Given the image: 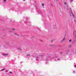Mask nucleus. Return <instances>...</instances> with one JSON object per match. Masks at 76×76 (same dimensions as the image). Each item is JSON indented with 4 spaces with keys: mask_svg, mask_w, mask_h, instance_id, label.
<instances>
[{
    "mask_svg": "<svg viewBox=\"0 0 76 76\" xmlns=\"http://www.w3.org/2000/svg\"><path fill=\"white\" fill-rule=\"evenodd\" d=\"M65 38H64L63 39H62V41H61V42H62L63 41H64V40H65Z\"/></svg>",
    "mask_w": 76,
    "mask_h": 76,
    "instance_id": "f257e3e1",
    "label": "nucleus"
},
{
    "mask_svg": "<svg viewBox=\"0 0 76 76\" xmlns=\"http://www.w3.org/2000/svg\"><path fill=\"white\" fill-rule=\"evenodd\" d=\"M42 6L43 7L44 6V3L42 4Z\"/></svg>",
    "mask_w": 76,
    "mask_h": 76,
    "instance_id": "f03ea898",
    "label": "nucleus"
},
{
    "mask_svg": "<svg viewBox=\"0 0 76 76\" xmlns=\"http://www.w3.org/2000/svg\"><path fill=\"white\" fill-rule=\"evenodd\" d=\"M3 55H4V56H8V54H3Z\"/></svg>",
    "mask_w": 76,
    "mask_h": 76,
    "instance_id": "7ed1b4c3",
    "label": "nucleus"
},
{
    "mask_svg": "<svg viewBox=\"0 0 76 76\" xmlns=\"http://www.w3.org/2000/svg\"><path fill=\"white\" fill-rule=\"evenodd\" d=\"M71 41H72V40L71 39H70L69 40V42H71Z\"/></svg>",
    "mask_w": 76,
    "mask_h": 76,
    "instance_id": "20e7f679",
    "label": "nucleus"
},
{
    "mask_svg": "<svg viewBox=\"0 0 76 76\" xmlns=\"http://www.w3.org/2000/svg\"><path fill=\"white\" fill-rule=\"evenodd\" d=\"M5 69V68H4L2 69V71H3V70H4Z\"/></svg>",
    "mask_w": 76,
    "mask_h": 76,
    "instance_id": "39448f33",
    "label": "nucleus"
},
{
    "mask_svg": "<svg viewBox=\"0 0 76 76\" xmlns=\"http://www.w3.org/2000/svg\"><path fill=\"white\" fill-rule=\"evenodd\" d=\"M14 34L15 35H17L15 33H14Z\"/></svg>",
    "mask_w": 76,
    "mask_h": 76,
    "instance_id": "423d86ee",
    "label": "nucleus"
},
{
    "mask_svg": "<svg viewBox=\"0 0 76 76\" xmlns=\"http://www.w3.org/2000/svg\"><path fill=\"white\" fill-rule=\"evenodd\" d=\"M67 4V3H66V2H65V3H64V4H65H65Z\"/></svg>",
    "mask_w": 76,
    "mask_h": 76,
    "instance_id": "0eeeda50",
    "label": "nucleus"
},
{
    "mask_svg": "<svg viewBox=\"0 0 76 76\" xmlns=\"http://www.w3.org/2000/svg\"><path fill=\"white\" fill-rule=\"evenodd\" d=\"M10 73L12 74V72H10Z\"/></svg>",
    "mask_w": 76,
    "mask_h": 76,
    "instance_id": "6e6552de",
    "label": "nucleus"
},
{
    "mask_svg": "<svg viewBox=\"0 0 76 76\" xmlns=\"http://www.w3.org/2000/svg\"><path fill=\"white\" fill-rule=\"evenodd\" d=\"M4 2H5V1H6V0H4Z\"/></svg>",
    "mask_w": 76,
    "mask_h": 76,
    "instance_id": "1a4fd4ad",
    "label": "nucleus"
},
{
    "mask_svg": "<svg viewBox=\"0 0 76 76\" xmlns=\"http://www.w3.org/2000/svg\"><path fill=\"white\" fill-rule=\"evenodd\" d=\"M12 30H15V29H13Z\"/></svg>",
    "mask_w": 76,
    "mask_h": 76,
    "instance_id": "9d476101",
    "label": "nucleus"
},
{
    "mask_svg": "<svg viewBox=\"0 0 76 76\" xmlns=\"http://www.w3.org/2000/svg\"><path fill=\"white\" fill-rule=\"evenodd\" d=\"M72 15L73 16H74V15H73V14H72Z\"/></svg>",
    "mask_w": 76,
    "mask_h": 76,
    "instance_id": "9b49d317",
    "label": "nucleus"
},
{
    "mask_svg": "<svg viewBox=\"0 0 76 76\" xmlns=\"http://www.w3.org/2000/svg\"><path fill=\"white\" fill-rule=\"evenodd\" d=\"M23 0L24 1H25V0Z\"/></svg>",
    "mask_w": 76,
    "mask_h": 76,
    "instance_id": "f8f14e48",
    "label": "nucleus"
},
{
    "mask_svg": "<svg viewBox=\"0 0 76 76\" xmlns=\"http://www.w3.org/2000/svg\"><path fill=\"white\" fill-rule=\"evenodd\" d=\"M51 42H52V41H51Z\"/></svg>",
    "mask_w": 76,
    "mask_h": 76,
    "instance_id": "ddd939ff",
    "label": "nucleus"
},
{
    "mask_svg": "<svg viewBox=\"0 0 76 76\" xmlns=\"http://www.w3.org/2000/svg\"><path fill=\"white\" fill-rule=\"evenodd\" d=\"M28 56V55H27V56Z\"/></svg>",
    "mask_w": 76,
    "mask_h": 76,
    "instance_id": "4468645a",
    "label": "nucleus"
}]
</instances>
